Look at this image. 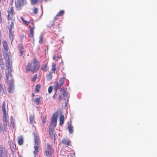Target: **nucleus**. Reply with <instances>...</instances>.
<instances>
[{
	"label": "nucleus",
	"instance_id": "nucleus-1",
	"mask_svg": "<svg viewBox=\"0 0 157 157\" xmlns=\"http://www.w3.org/2000/svg\"><path fill=\"white\" fill-rule=\"evenodd\" d=\"M40 68V63L37 58H34L33 59V62L28 63L25 67L26 71L29 72H31L32 73H36Z\"/></svg>",
	"mask_w": 157,
	"mask_h": 157
},
{
	"label": "nucleus",
	"instance_id": "nucleus-2",
	"mask_svg": "<svg viewBox=\"0 0 157 157\" xmlns=\"http://www.w3.org/2000/svg\"><path fill=\"white\" fill-rule=\"evenodd\" d=\"M5 64L6 67H7L8 72V73H11L12 68V60L11 55L6 52H5L3 53Z\"/></svg>",
	"mask_w": 157,
	"mask_h": 157
},
{
	"label": "nucleus",
	"instance_id": "nucleus-3",
	"mask_svg": "<svg viewBox=\"0 0 157 157\" xmlns=\"http://www.w3.org/2000/svg\"><path fill=\"white\" fill-rule=\"evenodd\" d=\"M21 19L24 24L26 26L29 25V24L31 23L32 25V27L30 26L29 32L30 34V37L32 38L34 37V30L35 29V24L33 20V19L30 20L29 21H27L24 20L23 17L21 16L20 17Z\"/></svg>",
	"mask_w": 157,
	"mask_h": 157
},
{
	"label": "nucleus",
	"instance_id": "nucleus-4",
	"mask_svg": "<svg viewBox=\"0 0 157 157\" xmlns=\"http://www.w3.org/2000/svg\"><path fill=\"white\" fill-rule=\"evenodd\" d=\"M2 108L3 112V123L4 124V131L5 132H6L7 130V123L9 121V119L7 117L8 114H7L5 108V101L3 102Z\"/></svg>",
	"mask_w": 157,
	"mask_h": 157
},
{
	"label": "nucleus",
	"instance_id": "nucleus-5",
	"mask_svg": "<svg viewBox=\"0 0 157 157\" xmlns=\"http://www.w3.org/2000/svg\"><path fill=\"white\" fill-rule=\"evenodd\" d=\"M8 14L7 16V19L8 20V23L11 22L9 27H13L14 23L15 22V17L13 16L14 9L12 7L10 8V10L7 11Z\"/></svg>",
	"mask_w": 157,
	"mask_h": 157
},
{
	"label": "nucleus",
	"instance_id": "nucleus-6",
	"mask_svg": "<svg viewBox=\"0 0 157 157\" xmlns=\"http://www.w3.org/2000/svg\"><path fill=\"white\" fill-rule=\"evenodd\" d=\"M34 135V142L35 144L34 147V150L33 153L34 157H36L39 151V148L40 147V141L38 137L35 133H33Z\"/></svg>",
	"mask_w": 157,
	"mask_h": 157
},
{
	"label": "nucleus",
	"instance_id": "nucleus-7",
	"mask_svg": "<svg viewBox=\"0 0 157 157\" xmlns=\"http://www.w3.org/2000/svg\"><path fill=\"white\" fill-rule=\"evenodd\" d=\"M6 79L5 80V82L6 83H8L9 82V78L10 77V80L9 87V93H12L14 89V86L13 84V80L12 78V76L11 75V73H6Z\"/></svg>",
	"mask_w": 157,
	"mask_h": 157
},
{
	"label": "nucleus",
	"instance_id": "nucleus-8",
	"mask_svg": "<svg viewBox=\"0 0 157 157\" xmlns=\"http://www.w3.org/2000/svg\"><path fill=\"white\" fill-rule=\"evenodd\" d=\"M58 116V113L56 112L53 115L51 119V121L50 123V126L51 127L53 128L56 126L57 124V118Z\"/></svg>",
	"mask_w": 157,
	"mask_h": 157
},
{
	"label": "nucleus",
	"instance_id": "nucleus-9",
	"mask_svg": "<svg viewBox=\"0 0 157 157\" xmlns=\"http://www.w3.org/2000/svg\"><path fill=\"white\" fill-rule=\"evenodd\" d=\"M47 150L45 151V155L47 157H50L53 153L54 150L49 143L47 144Z\"/></svg>",
	"mask_w": 157,
	"mask_h": 157
},
{
	"label": "nucleus",
	"instance_id": "nucleus-10",
	"mask_svg": "<svg viewBox=\"0 0 157 157\" xmlns=\"http://www.w3.org/2000/svg\"><path fill=\"white\" fill-rule=\"evenodd\" d=\"M24 4V0H18L15 2V6L17 8L20 9L23 6Z\"/></svg>",
	"mask_w": 157,
	"mask_h": 157
},
{
	"label": "nucleus",
	"instance_id": "nucleus-11",
	"mask_svg": "<svg viewBox=\"0 0 157 157\" xmlns=\"http://www.w3.org/2000/svg\"><path fill=\"white\" fill-rule=\"evenodd\" d=\"M49 134L51 138L53 139L54 141L56 140V135L54 133V129L49 128Z\"/></svg>",
	"mask_w": 157,
	"mask_h": 157
},
{
	"label": "nucleus",
	"instance_id": "nucleus-12",
	"mask_svg": "<svg viewBox=\"0 0 157 157\" xmlns=\"http://www.w3.org/2000/svg\"><path fill=\"white\" fill-rule=\"evenodd\" d=\"M13 27H9L8 29L9 31V37L10 40H11V43H12L13 40L14 39V35L12 32V28Z\"/></svg>",
	"mask_w": 157,
	"mask_h": 157
},
{
	"label": "nucleus",
	"instance_id": "nucleus-13",
	"mask_svg": "<svg viewBox=\"0 0 157 157\" xmlns=\"http://www.w3.org/2000/svg\"><path fill=\"white\" fill-rule=\"evenodd\" d=\"M63 86L61 85L58 82H55L54 83V89L55 91H57V90L59 89L61 86Z\"/></svg>",
	"mask_w": 157,
	"mask_h": 157
},
{
	"label": "nucleus",
	"instance_id": "nucleus-14",
	"mask_svg": "<svg viewBox=\"0 0 157 157\" xmlns=\"http://www.w3.org/2000/svg\"><path fill=\"white\" fill-rule=\"evenodd\" d=\"M71 143V141L68 139H63L62 140V143L67 146L70 145Z\"/></svg>",
	"mask_w": 157,
	"mask_h": 157
},
{
	"label": "nucleus",
	"instance_id": "nucleus-15",
	"mask_svg": "<svg viewBox=\"0 0 157 157\" xmlns=\"http://www.w3.org/2000/svg\"><path fill=\"white\" fill-rule=\"evenodd\" d=\"M66 91L67 90L66 88H63L60 90V91L63 95V98H65L67 96V94L66 92Z\"/></svg>",
	"mask_w": 157,
	"mask_h": 157
},
{
	"label": "nucleus",
	"instance_id": "nucleus-16",
	"mask_svg": "<svg viewBox=\"0 0 157 157\" xmlns=\"http://www.w3.org/2000/svg\"><path fill=\"white\" fill-rule=\"evenodd\" d=\"M2 45L5 51L7 52L9 50V47L7 42L5 40L3 41L2 42Z\"/></svg>",
	"mask_w": 157,
	"mask_h": 157
},
{
	"label": "nucleus",
	"instance_id": "nucleus-17",
	"mask_svg": "<svg viewBox=\"0 0 157 157\" xmlns=\"http://www.w3.org/2000/svg\"><path fill=\"white\" fill-rule=\"evenodd\" d=\"M68 126L67 128L70 134H72L73 132V127L72 126L70 122L68 123Z\"/></svg>",
	"mask_w": 157,
	"mask_h": 157
},
{
	"label": "nucleus",
	"instance_id": "nucleus-18",
	"mask_svg": "<svg viewBox=\"0 0 157 157\" xmlns=\"http://www.w3.org/2000/svg\"><path fill=\"white\" fill-rule=\"evenodd\" d=\"M47 65V63H45L43 64L40 69L41 70L44 71H47L48 69Z\"/></svg>",
	"mask_w": 157,
	"mask_h": 157
},
{
	"label": "nucleus",
	"instance_id": "nucleus-19",
	"mask_svg": "<svg viewBox=\"0 0 157 157\" xmlns=\"http://www.w3.org/2000/svg\"><path fill=\"white\" fill-rule=\"evenodd\" d=\"M64 117L63 115H61L59 118V125H62L64 123Z\"/></svg>",
	"mask_w": 157,
	"mask_h": 157
},
{
	"label": "nucleus",
	"instance_id": "nucleus-20",
	"mask_svg": "<svg viewBox=\"0 0 157 157\" xmlns=\"http://www.w3.org/2000/svg\"><path fill=\"white\" fill-rule=\"evenodd\" d=\"M23 142V139L22 136H21L18 138V143L20 145H22Z\"/></svg>",
	"mask_w": 157,
	"mask_h": 157
},
{
	"label": "nucleus",
	"instance_id": "nucleus-21",
	"mask_svg": "<svg viewBox=\"0 0 157 157\" xmlns=\"http://www.w3.org/2000/svg\"><path fill=\"white\" fill-rule=\"evenodd\" d=\"M53 73L49 72L48 74L47 75V80L48 81L51 80L52 78Z\"/></svg>",
	"mask_w": 157,
	"mask_h": 157
},
{
	"label": "nucleus",
	"instance_id": "nucleus-22",
	"mask_svg": "<svg viewBox=\"0 0 157 157\" xmlns=\"http://www.w3.org/2000/svg\"><path fill=\"white\" fill-rule=\"evenodd\" d=\"M0 65L2 68L4 70L5 68V66L2 56L1 55H0Z\"/></svg>",
	"mask_w": 157,
	"mask_h": 157
},
{
	"label": "nucleus",
	"instance_id": "nucleus-23",
	"mask_svg": "<svg viewBox=\"0 0 157 157\" xmlns=\"http://www.w3.org/2000/svg\"><path fill=\"white\" fill-rule=\"evenodd\" d=\"M56 70V64H53L52 65V69L50 72L54 73V74H55V71Z\"/></svg>",
	"mask_w": 157,
	"mask_h": 157
},
{
	"label": "nucleus",
	"instance_id": "nucleus-24",
	"mask_svg": "<svg viewBox=\"0 0 157 157\" xmlns=\"http://www.w3.org/2000/svg\"><path fill=\"white\" fill-rule=\"evenodd\" d=\"M29 118L30 120V122L31 123L33 124L35 123V117L34 115L30 116Z\"/></svg>",
	"mask_w": 157,
	"mask_h": 157
},
{
	"label": "nucleus",
	"instance_id": "nucleus-25",
	"mask_svg": "<svg viewBox=\"0 0 157 157\" xmlns=\"http://www.w3.org/2000/svg\"><path fill=\"white\" fill-rule=\"evenodd\" d=\"M41 86L40 84H38L36 86L35 91L36 93L38 92L40 90Z\"/></svg>",
	"mask_w": 157,
	"mask_h": 157
},
{
	"label": "nucleus",
	"instance_id": "nucleus-26",
	"mask_svg": "<svg viewBox=\"0 0 157 157\" xmlns=\"http://www.w3.org/2000/svg\"><path fill=\"white\" fill-rule=\"evenodd\" d=\"M41 98H37L34 99V101L38 105L40 104V99Z\"/></svg>",
	"mask_w": 157,
	"mask_h": 157
},
{
	"label": "nucleus",
	"instance_id": "nucleus-27",
	"mask_svg": "<svg viewBox=\"0 0 157 157\" xmlns=\"http://www.w3.org/2000/svg\"><path fill=\"white\" fill-rule=\"evenodd\" d=\"M66 79L65 78H61L59 80V82H58L60 84H61V85L63 86L64 82V80Z\"/></svg>",
	"mask_w": 157,
	"mask_h": 157
},
{
	"label": "nucleus",
	"instance_id": "nucleus-28",
	"mask_svg": "<svg viewBox=\"0 0 157 157\" xmlns=\"http://www.w3.org/2000/svg\"><path fill=\"white\" fill-rule=\"evenodd\" d=\"M5 86L0 83V92H3L5 90Z\"/></svg>",
	"mask_w": 157,
	"mask_h": 157
},
{
	"label": "nucleus",
	"instance_id": "nucleus-29",
	"mask_svg": "<svg viewBox=\"0 0 157 157\" xmlns=\"http://www.w3.org/2000/svg\"><path fill=\"white\" fill-rule=\"evenodd\" d=\"M64 13V11L63 10H61L59 13L56 15V17H58V16H61L63 15Z\"/></svg>",
	"mask_w": 157,
	"mask_h": 157
},
{
	"label": "nucleus",
	"instance_id": "nucleus-30",
	"mask_svg": "<svg viewBox=\"0 0 157 157\" xmlns=\"http://www.w3.org/2000/svg\"><path fill=\"white\" fill-rule=\"evenodd\" d=\"M61 57V56H60L59 55L57 56L56 55H54L53 57V59L54 60L58 61V60Z\"/></svg>",
	"mask_w": 157,
	"mask_h": 157
},
{
	"label": "nucleus",
	"instance_id": "nucleus-31",
	"mask_svg": "<svg viewBox=\"0 0 157 157\" xmlns=\"http://www.w3.org/2000/svg\"><path fill=\"white\" fill-rule=\"evenodd\" d=\"M18 49L19 50H23L24 48H23V44H22V43H21V44H19L18 46Z\"/></svg>",
	"mask_w": 157,
	"mask_h": 157
},
{
	"label": "nucleus",
	"instance_id": "nucleus-32",
	"mask_svg": "<svg viewBox=\"0 0 157 157\" xmlns=\"http://www.w3.org/2000/svg\"><path fill=\"white\" fill-rule=\"evenodd\" d=\"M37 78V75L36 74H35L33 77L31 78V81L33 82H35Z\"/></svg>",
	"mask_w": 157,
	"mask_h": 157
},
{
	"label": "nucleus",
	"instance_id": "nucleus-33",
	"mask_svg": "<svg viewBox=\"0 0 157 157\" xmlns=\"http://www.w3.org/2000/svg\"><path fill=\"white\" fill-rule=\"evenodd\" d=\"M26 37L24 35H23L20 37V41L21 43H22L23 39L24 38H25Z\"/></svg>",
	"mask_w": 157,
	"mask_h": 157
},
{
	"label": "nucleus",
	"instance_id": "nucleus-34",
	"mask_svg": "<svg viewBox=\"0 0 157 157\" xmlns=\"http://www.w3.org/2000/svg\"><path fill=\"white\" fill-rule=\"evenodd\" d=\"M39 1V0H31V2L33 5L36 4Z\"/></svg>",
	"mask_w": 157,
	"mask_h": 157
},
{
	"label": "nucleus",
	"instance_id": "nucleus-35",
	"mask_svg": "<svg viewBox=\"0 0 157 157\" xmlns=\"http://www.w3.org/2000/svg\"><path fill=\"white\" fill-rule=\"evenodd\" d=\"M43 41V37L42 36H40L39 37V43L41 44L42 43Z\"/></svg>",
	"mask_w": 157,
	"mask_h": 157
},
{
	"label": "nucleus",
	"instance_id": "nucleus-36",
	"mask_svg": "<svg viewBox=\"0 0 157 157\" xmlns=\"http://www.w3.org/2000/svg\"><path fill=\"white\" fill-rule=\"evenodd\" d=\"M3 151V149L2 146H0V157H2V155Z\"/></svg>",
	"mask_w": 157,
	"mask_h": 157
},
{
	"label": "nucleus",
	"instance_id": "nucleus-37",
	"mask_svg": "<svg viewBox=\"0 0 157 157\" xmlns=\"http://www.w3.org/2000/svg\"><path fill=\"white\" fill-rule=\"evenodd\" d=\"M33 12L35 14H36L38 13V9L37 8L35 7L33 9Z\"/></svg>",
	"mask_w": 157,
	"mask_h": 157
},
{
	"label": "nucleus",
	"instance_id": "nucleus-38",
	"mask_svg": "<svg viewBox=\"0 0 157 157\" xmlns=\"http://www.w3.org/2000/svg\"><path fill=\"white\" fill-rule=\"evenodd\" d=\"M13 119L12 116L10 117V122L12 125L13 126L14 125V124L13 122Z\"/></svg>",
	"mask_w": 157,
	"mask_h": 157
},
{
	"label": "nucleus",
	"instance_id": "nucleus-39",
	"mask_svg": "<svg viewBox=\"0 0 157 157\" xmlns=\"http://www.w3.org/2000/svg\"><path fill=\"white\" fill-rule=\"evenodd\" d=\"M52 86H50L48 88V92L50 93L52 92Z\"/></svg>",
	"mask_w": 157,
	"mask_h": 157
},
{
	"label": "nucleus",
	"instance_id": "nucleus-40",
	"mask_svg": "<svg viewBox=\"0 0 157 157\" xmlns=\"http://www.w3.org/2000/svg\"><path fill=\"white\" fill-rule=\"evenodd\" d=\"M19 56H22L23 53L24 51L23 50H19Z\"/></svg>",
	"mask_w": 157,
	"mask_h": 157
},
{
	"label": "nucleus",
	"instance_id": "nucleus-41",
	"mask_svg": "<svg viewBox=\"0 0 157 157\" xmlns=\"http://www.w3.org/2000/svg\"><path fill=\"white\" fill-rule=\"evenodd\" d=\"M63 97L62 95H60L59 97V100H62L63 99Z\"/></svg>",
	"mask_w": 157,
	"mask_h": 157
},
{
	"label": "nucleus",
	"instance_id": "nucleus-42",
	"mask_svg": "<svg viewBox=\"0 0 157 157\" xmlns=\"http://www.w3.org/2000/svg\"><path fill=\"white\" fill-rule=\"evenodd\" d=\"M56 92H57V91H56L55 93L54 94V95H53V96L52 97V98L54 99L56 98V96L57 95V94H56Z\"/></svg>",
	"mask_w": 157,
	"mask_h": 157
},
{
	"label": "nucleus",
	"instance_id": "nucleus-43",
	"mask_svg": "<svg viewBox=\"0 0 157 157\" xmlns=\"http://www.w3.org/2000/svg\"><path fill=\"white\" fill-rule=\"evenodd\" d=\"M46 118L44 117L43 118V119L42 120V123L44 124L45 122Z\"/></svg>",
	"mask_w": 157,
	"mask_h": 157
},
{
	"label": "nucleus",
	"instance_id": "nucleus-44",
	"mask_svg": "<svg viewBox=\"0 0 157 157\" xmlns=\"http://www.w3.org/2000/svg\"><path fill=\"white\" fill-rule=\"evenodd\" d=\"M35 96V95L33 93H32V97L33 98Z\"/></svg>",
	"mask_w": 157,
	"mask_h": 157
},
{
	"label": "nucleus",
	"instance_id": "nucleus-45",
	"mask_svg": "<svg viewBox=\"0 0 157 157\" xmlns=\"http://www.w3.org/2000/svg\"><path fill=\"white\" fill-rule=\"evenodd\" d=\"M57 17H56V16L55 17H54V20H56L57 19Z\"/></svg>",
	"mask_w": 157,
	"mask_h": 157
},
{
	"label": "nucleus",
	"instance_id": "nucleus-46",
	"mask_svg": "<svg viewBox=\"0 0 157 157\" xmlns=\"http://www.w3.org/2000/svg\"><path fill=\"white\" fill-rule=\"evenodd\" d=\"M1 39L0 38V46L1 45Z\"/></svg>",
	"mask_w": 157,
	"mask_h": 157
},
{
	"label": "nucleus",
	"instance_id": "nucleus-47",
	"mask_svg": "<svg viewBox=\"0 0 157 157\" xmlns=\"http://www.w3.org/2000/svg\"><path fill=\"white\" fill-rule=\"evenodd\" d=\"M59 25H60V24H58V27L59 28H60V27H59Z\"/></svg>",
	"mask_w": 157,
	"mask_h": 157
},
{
	"label": "nucleus",
	"instance_id": "nucleus-48",
	"mask_svg": "<svg viewBox=\"0 0 157 157\" xmlns=\"http://www.w3.org/2000/svg\"><path fill=\"white\" fill-rule=\"evenodd\" d=\"M1 1H2V0H0V3H1Z\"/></svg>",
	"mask_w": 157,
	"mask_h": 157
}]
</instances>
